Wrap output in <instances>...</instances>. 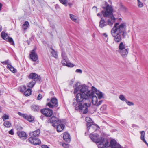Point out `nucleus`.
<instances>
[{"mask_svg": "<svg viewBox=\"0 0 148 148\" xmlns=\"http://www.w3.org/2000/svg\"><path fill=\"white\" fill-rule=\"evenodd\" d=\"M119 24L118 23H116L111 31L114 41L117 43L120 42L122 38H125L127 34L126 23H122L117 26Z\"/></svg>", "mask_w": 148, "mask_h": 148, "instance_id": "nucleus-1", "label": "nucleus"}, {"mask_svg": "<svg viewBox=\"0 0 148 148\" xmlns=\"http://www.w3.org/2000/svg\"><path fill=\"white\" fill-rule=\"evenodd\" d=\"M73 87L74 88V93H77L78 91H79L80 93L83 95H86L88 96L91 97L93 94L92 91L95 92V93L98 97L99 99H100L103 97L102 93L97 90L94 87L92 86V91L89 90L87 86L85 85H81L78 82L75 83Z\"/></svg>", "mask_w": 148, "mask_h": 148, "instance_id": "nucleus-2", "label": "nucleus"}, {"mask_svg": "<svg viewBox=\"0 0 148 148\" xmlns=\"http://www.w3.org/2000/svg\"><path fill=\"white\" fill-rule=\"evenodd\" d=\"M101 7L104 9L101 12L103 17L109 18L107 21V24L110 26H112L115 21V18L112 15L113 9L112 6L105 2L104 5H102Z\"/></svg>", "mask_w": 148, "mask_h": 148, "instance_id": "nucleus-3", "label": "nucleus"}, {"mask_svg": "<svg viewBox=\"0 0 148 148\" xmlns=\"http://www.w3.org/2000/svg\"><path fill=\"white\" fill-rule=\"evenodd\" d=\"M47 122L51 123L53 127H56L58 132L62 131L65 127L64 125L61 124V121L55 116H53L47 120Z\"/></svg>", "mask_w": 148, "mask_h": 148, "instance_id": "nucleus-4", "label": "nucleus"}, {"mask_svg": "<svg viewBox=\"0 0 148 148\" xmlns=\"http://www.w3.org/2000/svg\"><path fill=\"white\" fill-rule=\"evenodd\" d=\"M90 97L86 95H84L78 93L76 96V101L73 102V105L75 107L78 105L86 102V101H87V100H89L88 98Z\"/></svg>", "mask_w": 148, "mask_h": 148, "instance_id": "nucleus-5", "label": "nucleus"}, {"mask_svg": "<svg viewBox=\"0 0 148 148\" xmlns=\"http://www.w3.org/2000/svg\"><path fill=\"white\" fill-rule=\"evenodd\" d=\"M90 101L88 100L86 102L77 105V106L75 108V109L81 111L84 114H86L88 111V108L90 106Z\"/></svg>", "mask_w": 148, "mask_h": 148, "instance_id": "nucleus-6", "label": "nucleus"}, {"mask_svg": "<svg viewBox=\"0 0 148 148\" xmlns=\"http://www.w3.org/2000/svg\"><path fill=\"white\" fill-rule=\"evenodd\" d=\"M62 63L63 65L71 67L74 66L73 64L69 62L68 59L65 52L63 51L62 52Z\"/></svg>", "mask_w": 148, "mask_h": 148, "instance_id": "nucleus-7", "label": "nucleus"}, {"mask_svg": "<svg viewBox=\"0 0 148 148\" xmlns=\"http://www.w3.org/2000/svg\"><path fill=\"white\" fill-rule=\"evenodd\" d=\"M99 143V144L98 145L99 148H104L105 147L106 148L110 146V145L109 146L107 147L108 145L109 142L107 140L105 139L104 138L102 137H101V139Z\"/></svg>", "mask_w": 148, "mask_h": 148, "instance_id": "nucleus-8", "label": "nucleus"}, {"mask_svg": "<svg viewBox=\"0 0 148 148\" xmlns=\"http://www.w3.org/2000/svg\"><path fill=\"white\" fill-rule=\"evenodd\" d=\"M51 102L52 104L50 102L47 103V105L49 107L53 108L54 107H57L58 106V101L57 99L55 97H53L51 98Z\"/></svg>", "mask_w": 148, "mask_h": 148, "instance_id": "nucleus-9", "label": "nucleus"}, {"mask_svg": "<svg viewBox=\"0 0 148 148\" xmlns=\"http://www.w3.org/2000/svg\"><path fill=\"white\" fill-rule=\"evenodd\" d=\"M41 112L47 117L51 116L53 114L52 110L49 108H45L41 110Z\"/></svg>", "mask_w": 148, "mask_h": 148, "instance_id": "nucleus-10", "label": "nucleus"}, {"mask_svg": "<svg viewBox=\"0 0 148 148\" xmlns=\"http://www.w3.org/2000/svg\"><path fill=\"white\" fill-rule=\"evenodd\" d=\"M87 130L88 131L93 133L97 130L98 126L97 125L92 124H87Z\"/></svg>", "mask_w": 148, "mask_h": 148, "instance_id": "nucleus-11", "label": "nucleus"}, {"mask_svg": "<svg viewBox=\"0 0 148 148\" xmlns=\"http://www.w3.org/2000/svg\"><path fill=\"white\" fill-rule=\"evenodd\" d=\"M89 137L92 141L95 143H99L101 139V138L99 137V135L97 134H93L91 133L89 135Z\"/></svg>", "mask_w": 148, "mask_h": 148, "instance_id": "nucleus-12", "label": "nucleus"}, {"mask_svg": "<svg viewBox=\"0 0 148 148\" xmlns=\"http://www.w3.org/2000/svg\"><path fill=\"white\" fill-rule=\"evenodd\" d=\"M29 78L36 81H39L41 79V78L40 76H38L36 74L33 73H30Z\"/></svg>", "mask_w": 148, "mask_h": 148, "instance_id": "nucleus-13", "label": "nucleus"}, {"mask_svg": "<svg viewBox=\"0 0 148 148\" xmlns=\"http://www.w3.org/2000/svg\"><path fill=\"white\" fill-rule=\"evenodd\" d=\"M106 148H121L120 145L117 144L114 140H112L110 142V146Z\"/></svg>", "mask_w": 148, "mask_h": 148, "instance_id": "nucleus-14", "label": "nucleus"}, {"mask_svg": "<svg viewBox=\"0 0 148 148\" xmlns=\"http://www.w3.org/2000/svg\"><path fill=\"white\" fill-rule=\"evenodd\" d=\"M29 140L30 143L35 145H40L41 143L40 140L37 138H29Z\"/></svg>", "mask_w": 148, "mask_h": 148, "instance_id": "nucleus-15", "label": "nucleus"}, {"mask_svg": "<svg viewBox=\"0 0 148 148\" xmlns=\"http://www.w3.org/2000/svg\"><path fill=\"white\" fill-rule=\"evenodd\" d=\"M40 133V131L39 130H37L36 131L31 132L29 134L30 137L32 138H37L38 137Z\"/></svg>", "mask_w": 148, "mask_h": 148, "instance_id": "nucleus-16", "label": "nucleus"}, {"mask_svg": "<svg viewBox=\"0 0 148 148\" xmlns=\"http://www.w3.org/2000/svg\"><path fill=\"white\" fill-rule=\"evenodd\" d=\"M35 50H33L30 54V59L32 61H36L38 59V56L36 53L34 51Z\"/></svg>", "mask_w": 148, "mask_h": 148, "instance_id": "nucleus-17", "label": "nucleus"}, {"mask_svg": "<svg viewBox=\"0 0 148 148\" xmlns=\"http://www.w3.org/2000/svg\"><path fill=\"white\" fill-rule=\"evenodd\" d=\"M129 49L128 48L122 49V50H118L119 52L123 57H124L126 56L128 53Z\"/></svg>", "mask_w": 148, "mask_h": 148, "instance_id": "nucleus-18", "label": "nucleus"}, {"mask_svg": "<svg viewBox=\"0 0 148 148\" xmlns=\"http://www.w3.org/2000/svg\"><path fill=\"white\" fill-rule=\"evenodd\" d=\"M63 138L66 142L69 143L71 141L70 136L68 132H65L64 133Z\"/></svg>", "mask_w": 148, "mask_h": 148, "instance_id": "nucleus-19", "label": "nucleus"}, {"mask_svg": "<svg viewBox=\"0 0 148 148\" xmlns=\"http://www.w3.org/2000/svg\"><path fill=\"white\" fill-rule=\"evenodd\" d=\"M92 96L91 97H89L88 99L92 98V103L93 105H95L97 104V102L98 101L97 98L96 96L93 95L94 93H95V92L92 91Z\"/></svg>", "mask_w": 148, "mask_h": 148, "instance_id": "nucleus-20", "label": "nucleus"}, {"mask_svg": "<svg viewBox=\"0 0 148 148\" xmlns=\"http://www.w3.org/2000/svg\"><path fill=\"white\" fill-rule=\"evenodd\" d=\"M107 25V23L104 19L103 18H101L99 22V27L100 28H102Z\"/></svg>", "mask_w": 148, "mask_h": 148, "instance_id": "nucleus-21", "label": "nucleus"}, {"mask_svg": "<svg viewBox=\"0 0 148 148\" xmlns=\"http://www.w3.org/2000/svg\"><path fill=\"white\" fill-rule=\"evenodd\" d=\"M141 134L140 138L146 144L148 147V143L146 142L145 138V132L144 131L140 132Z\"/></svg>", "mask_w": 148, "mask_h": 148, "instance_id": "nucleus-22", "label": "nucleus"}, {"mask_svg": "<svg viewBox=\"0 0 148 148\" xmlns=\"http://www.w3.org/2000/svg\"><path fill=\"white\" fill-rule=\"evenodd\" d=\"M18 136L20 138H23L24 139L26 138L27 135L26 133L22 131L21 132L18 133Z\"/></svg>", "mask_w": 148, "mask_h": 148, "instance_id": "nucleus-23", "label": "nucleus"}, {"mask_svg": "<svg viewBox=\"0 0 148 148\" xmlns=\"http://www.w3.org/2000/svg\"><path fill=\"white\" fill-rule=\"evenodd\" d=\"M1 36L3 39L6 41H7L9 37L8 34L5 33L3 31L1 33Z\"/></svg>", "mask_w": 148, "mask_h": 148, "instance_id": "nucleus-24", "label": "nucleus"}, {"mask_svg": "<svg viewBox=\"0 0 148 148\" xmlns=\"http://www.w3.org/2000/svg\"><path fill=\"white\" fill-rule=\"evenodd\" d=\"M31 108L32 110L36 112H38L39 111V107L38 106L33 105L31 106Z\"/></svg>", "mask_w": 148, "mask_h": 148, "instance_id": "nucleus-25", "label": "nucleus"}, {"mask_svg": "<svg viewBox=\"0 0 148 148\" xmlns=\"http://www.w3.org/2000/svg\"><path fill=\"white\" fill-rule=\"evenodd\" d=\"M7 68L9 69L10 71L13 73H15L16 72V70L13 67L11 64L8 65V66H7Z\"/></svg>", "mask_w": 148, "mask_h": 148, "instance_id": "nucleus-26", "label": "nucleus"}, {"mask_svg": "<svg viewBox=\"0 0 148 148\" xmlns=\"http://www.w3.org/2000/svg\"><path fill=\"white\" fill-rule=\"evenodd\" d=\"M36 83V81L33 80L27 84V86L29 88H32L34 86Z\"/></svg>", "mask_w": 148, "mask_h": 148, "instance_id": "nucleus-27", "label": "nucleus"}, {"mask_svg": "<svg viewBox=\"0 0 148 148\" xmlns=\"http://www.w3.org/2000/svg\"><path fill=\"white\" fill-rule=\"evenodd\" d=\"M52 56L55 58H56L58 57V55L56 52L52 48H51V50L50 51Z\"/></svg>", "mask_w": 148, "mask_h": 148, "instance_id": "nucleus-28", "label": "nucleus"}, {"mask_svg": "<svg viewBox=\"0 0 148 148\" xmlns=\"http://www.w3.org/2000/svg\"><path fill=\"white\" fill-rule=\"evenodd\" d=\"M126 48H127V47H126L125 46V45L123 42H121L119 46V50H122V49H126Z\"/></svg>", "mask_w": 148, "mask_h": 148, "instance_id": "nucleus-29", "label": "nucleus"}, {"mask_svg": "<svg viewBox=\"0 0 148 148\" xmlns=\"http://www.w3.org/2000/svg\"><path fill=\"white\" fill-rule=\"evenodd\" d=\"M31 89L30 88H28L24 92V94L26 96H29L31 94Z\"/></svg>", "mask_w": 148, "mask_h": 148, "instance_id": "nucleus-30", "label": "nucleus"}, {"mask_svg": "<svg viewBox=\"0 0 148 148\" xmlns=\"http://www.w3.org/2000/svg\"><path fill=\"white\" fill-rule=\"evenodd\" d=\"M3 125L6 127H11V124L9 121H6L4 122Z\"/></svg>", "mask_w": 148, "mask_h": 148, "instance_id": "nucleus-31", "label": "nucleus"}, {"mask_svg": "<svg viewBox=\"0 0 148 148\" xmlns=\"http://www.w3.org/2000/svg\"><path fill=\"white\" fill-rule=\"evenodd\" d=\"M29 25V22L26 21L23 25V28L24 30H26L27 28Z\"/></svg>", "mask_w": 148, "mask_h": 148, "instance_id": "nucleus-32", "label": "nucleus"}, {"mask_svg": "<svg viewBox=\"0 0 148 148\" xmlns=\"http://www.w3.org/2000/svg\"><path fill=\"white\" fill-rule=\"evenodd\" d=\"M86 121L88 123L87 124H92L93 121L89 117H86L85 118Z\"/></svg>", "mask_w": 148, "mask_h": 148, "instance_id": "nucleus-33", "label": "nucleus"}, {"mask_svg": "<svg viewBox=\"0 0 148 148\" xmlns=\"http://www.w3.org/2000/svg\"><path fill=\"white\" fill-rule=\"evenodd\" d=\"M26 89V87L25 86H20L19 88L20 91L22 92H23L25 91Z\"/></svg>", "mask_w": 148, "mask_h": 148, "instance_id": "nucleus-34", "label": "nucleus"}, {"mask_svg": "<svg viewBox=\"0 0 148 148\" xmlns=\"http://www.w3.org/2000/svg\"><path fill=\"white\" fill-rule=\"evenodd\" d=\"M70 18L74 22H76L77 19L76 17L72 14H70Z\"/></svg>", "mask_w": 148, "mask_h": 148, "instance_id": "nucleus-35", "label": "nucleus"}, {"mask_svg": "<svg viewBox=\"0 0 148 148\" xmlns=\"http://www.w3.org/2000/svg\"><path fill=\"white\" fill-rule=\"evenodd\" d=\"M7 41L9 42L12 45H14V42L12 38L9 37L8 38V39Z\"/></svg>", "mask_w": 148, "mask_h": 148, "instance_id": "nucleus-36", "label": "nucleus"}, {"mask_svg": "<svg viewBox=\"0 0 148 148\" xmlns=\"http://www.w3.org/2000/svg\"><path fill=\"white\" fill-rule=\"evenodd\" d=\"M60 2L65 6H67V0H59Z\"/></svg>", "mask_w": 148, "mask_h": 148, "instance_id": "nucleus-37", "label": "nucleus"}, {"mask_svg": "<svg viewBox=\"0 0 148 148\" xmlns=\"http://www.w3.org/2000/svg\"><path fill=\"white\" fill-rule=\"evenodd\" d=\"M119 98L120 100L123 101H126L127 100V99L125 98L124 96L123 95H120Z\"/></svg>", "mask_w": 148, "mask_h": 148, "instance_id": "nucleus-38", "label": "nucleus"}, {"mask_svg": "<svg viewBox=\"0 0 148 148\" xmlns=\"http://www.w3.org/2000/svg\"><path fill=\"white\" fill-rule=\"evenodd\" d=\"M2 118L3 121H4L5 120L8 119L9 118V116L8 115L4 114Z\"/></svg>", "mask_w": 148, "mask_h": 148, "instance_id": "nucleus-39", "label": "nucleus"}, {"mask_svg": "<svg viewBox=\"0 0 148 148\" xmlns=\"http://www.w3.org/2000/svg\"><path fill=\"white\" fill-rule=\"evenodd\" d=\"M120 10L123 11L125 12L126 11L127 9L124 6L121 5L120 7Z\"/></svg>", "mask_w": 148, "mask_h": 148, "instance_id": "nucleus-40", "label": "nucleus"}, {"mask_svg": "<svg viewBox=\"0 0 148 148\" xmlns=\"http://www.w3.org/2000/svg\"><path fill=\"white\" fill-rule=\"evenodd\" d=\"M27 120L30 122H31L33 120V119L31 116H27Z\"/></svg>", "mask_w": 148, "mask_h": 148, "instance_id": "nucleus-41", "label": "nucleus"}, {"mask_svg": "<svg viewBox=\"0 0 148 148\" xmlns=\"http://www.w3.org/2000/svg\"><path fill=\"white\" fill-rule=\"evenodd\" d=\"M138 5L139 7H142L143 5V4L139 0H138Z\"/></svg>", "mask_w": 148, "mask_h": 148, "instance_id": "nucleus-42", "label": "nucleus"}, {"mask_svg": "<svg viewBox=\"0 0 148 148\" xmlns=\"http://www.w3.org/2000/svg\"><path fill=\"white\" fill-rule=\"evenodd\" d=\"M126 103L129 106H133L134 105V103L131 101H128L127 100L126 101Z\"/></svg>", "mask_w": 148, "mask_h": 148, "instance_id": "nucleus-43", "label": "nucleus"}, {"mask_svg": "<svg viewBox=\"0 0 148 148\" xmlns=\"http://www.w3.org/2000/svg\"><path fill=\"white\" fill-rule=\"evenodd\" d=\"M8 62L9 60H7L5 61L1 62V63L3 64L7 65V66H8V64H11L10 63H9Z\"/></svg>", "mask_w": 148, "mask_h": 148, "instance_id": "nucleus-44", "label": "nucleus"}, {"mask_svg": "<svg viewBox=\"0 0 148 148\" xmlns=\"http://www.w3.org/2000/svg\"><path fill=\"white\" fill-rule=\"evenodd\" d=\"M106 106L105 105H104L102 106L100 108V110H101L102 111H103L105 110L106 108Z\"/></svg>", "mask_w": 148, "mask_h": 148, "instance_id": "nucleus-45", "label": "nucleus"}, {"mask_svg": "<svg viewBox=\"0 0 148 148\" xmlns=\"http://www.w3.org/2000/svg\"><path fill=\"white\" fill-rule=\"evenodd\" d=\"M62 145L64 148H68L69 147V145L68 144L63 143Z\"/></svg>", "mask_w": 148, "mask_h": 148, "instance_id": "nucleus-46", "label": "nucleus"}, {"mask_svg": "<svg viewBox=\"0 0 148 148\" xmlns=\"http://www.w3.org/2000/svg\"><path fill=\"white\" fill-rule=\"evenodd\" d=\"M102 102L103 101L102 100L99 101L98 102L97 101V104L95 105H96L97 106H98L102 103Z\"/></svg>", "mask_w": 148, "mask_h": 148, "instance_id": "nucleus-47", "label": "nucleus"}, {"mask_svg": "<svg viewBox=\"0 0 148 148\" xmlns=\"http://www.w3.org/2000/svg\"><path fill=\"white\" fill-rule=\"evenodd\" d=\"M42 98V95L40 94H39L38 97H37V99L38 100H40V99H41Z\"/></svg>", "mask_w": 148, "mask_h": 148, "instance_id": "nucleus-48", "label": "nucleus"}, {"mask_svg": "<svg viewBox=\"0 0 148 148\" xmlns=\"http://www.w3.org/2000/svg\"><path fill=\"white\" fill-rule=\"evenodd\" d=\"M8 133L9 134L12 135H13L14 134V133L12 129L11 130L9 131L8 132Z\"/></svg>", "mask_w": 148, "mask_h": 148, "instance_id": "nucleus-49", "label": "nucleus"}, {"mask_svg": "<svg viewBox=\"0 0 148 148\" xmlns=\"http://www.w3.org/2000/svg\"><path fill=\"white\" fill-rule=\"evenodd\" d=\"M76 72L81 73L82 72V71L80 69H77L75 71Z\"/></svg>", "mask_w": 148, "mask_h": 148, "instance_id": "nucleus-50", "label": "nucleus"}, {"mask_svg": "<svg viewBox=\"0 0 148 148\" xmlns=\"http://www.w3.org/2000/svg\"><path fill=\"white\" fill-rule=\"evenodd\" d=\"M27 115L26 114H23L22 117H23L24 119H27Z\"/></svg>", "mask_w": 148, "mask_h": 148, "instance_id": "nucleus-51", "label": "nucleus"}, {"mask_svg": "<svg viewBox=\"0 0 148 148\" xmlns=\"http://www.w3.org/2000/svg\"><path fill=\"white\" fill-rule=\"evenodd\" d=\"M42 148H49L47 145H43L42 146Z\"/></svg>", "mask_w": 148, "mask_h": 148, "instance_id": "nucleus-52", "label": "nucleus"}, {"mask_svg": "<svg viewBox=\"0 0 148 148\" xmlns=\"http://www.w3.org/2000/svg\"><path fill=\"white\" fill-rule=\"evenodd\" d=\"M68 5L70 7H71L73 5V4L71 3H67V5Z\"/></svg>", "mask_w": 148, "mask_h": 148, "instance_id": "nucleus-53", "label": "nucleus"}, {"mask_svg": "<svg viewBox=\"0 0 148 148\" xmlns=\"http://www.w3.org/2000/svg\"><path fill=\"white\" fill-rule=\"evenodd\" d=\"M18 114L20 116H22L23 114H23V113H21L20 112H18Z\"/></svg>", "mask_w": 148, "mask_h": 148, "instance_id": "nucleus-54", "label": "nucleus"}, {"mask_svg": "<svg viewBox=\"0 0 148 148\" xmlns=\"http://www.w3.org/2000/svg\"><path fill=\"white\" fill-rule=\"evenodd\" d=\"M74 80L73 79H72V80H71L70 82V84H73L74 82Z\"/></svg>", "mask_w": 148, "mask_h": 148, "instance_id": "nucleus-55", "label": "nucleus"}, {"mask_svg": "<svg viewBox=\"0 0 148 148\" xmlns=\"http://www.w3.org/2000/svg\"><path fill=\"white\" fill-rule=\"evenodd\" d=\"M102 35L103 36H104L105 37H108V35L106 33L103 34Z\"/></svg>", "mask_w": 148, "mask_h": 148, "instance_id": "nucleus-56", "label": "nucleus"}, {"mask_svg": "<svg viewBox=\"0 0 148 148\" xmlns=\"http://www.w3.org/2000/svg\"><path fill=\"white\" fill-rule=\"evenodd\" d=\"M101 15H102V14H100L99 13H98L97 14V15L99 17H101Z\"/></svg>", "mask_w": 148, "mask_h": 148, "instance_id": "nucleus-57", "label": "nucleus"}, {"mask_svg": "<svg viewBox=\"0 0 148 148\" xmlns=\"http://www.w3.org/2000/svg\"><path fill=\"white\" fill-rule=\"evenodd\" d=\"M121 123L123 124H125V122L124 121H123V120H121Z\"/></svg>", "mask_w": 148, "mask_h": 148, "instance_id": "nucleus-58", "label": "nucleus"}, {"mask_svg": "<svg viewBox=\"0 0 148 148\" xmlns=\"http://www.w3.org/2000/svg\"><path fill=\"white\" fill-rule=\"evenodd\" d=\"M90 132V131H88V132H85V135L86 136H87L88 135V133Z\"/></svg>", "mask_w": 148, "mask_h": 148, "instance_id": "nucleus-59", "label": "nucleus"}, {"mask_svg": "<svg viewBox=\"0 0 148 148\" xmlns=\"http://www.w3.org/2000/svg\"><path fill=\"white\" fill-rule=\"evenodd\" d=\"M2 27L1 25H0V32L2 30Z\"/></svg>", "mask_w": 148, "mask_h": 148, "instance_id": "nucleus-60", "label": "nucleus"}, {"mask_svg": "<svg viewBox=\"0 0 148 148\" xmlns=\"http://www.w3.org/2000/svg\"><path fill=\"white\" fill-rule=\"evenodd\" d=\"M2 4H1V3H0V11L1 10V9L2 8Z\"/></svg>", "mask_w": 148, "mask_h": 148, "instance_id": "nucleus-61", "label": "nucleus"}, {"mask_svg": "<svg viewBox=\"0 0 148 148\" xmlns=\"http://www.w3.org/2000/svg\"><path fill=\"white\" fill-rule=\"evenodd\" d=\"M108 1L109 3H110L111 4L112 3L111 1L110 0H108Z\"/></svg>", "mask_w": 148, "mask_h": 148, "instance_id": "nucleus-62", "label": "nucleus"}, {"mask_svg": "<svg viewBox=\"0 0 148 148\" xmlns=\"http://www.w3.org/2000/svg\"><path fill=\"white\" fill-rule=\"evenodd\" d=\"M1 112V107L0 106V112Z\"/></svg>", "mask_w": 148, "mask_h": 148, "instance_id": "nucleus-63", "label": "nucleus"}, {"mask_svg": "<svg viewBox=\"0 0 148 148\" xmlns=\"http://www.w3.org/2000/svg\"><path fill=\"white\" fill-rule=\"evenodd\" d=\"M96 8L97 9V7H95V6H94V7H93V8Z\"/></svg>", "mask_w": 148, "mask_h": 148, "instance_id": "nucleus-64", "label": "nucleus"}]
</instances>
